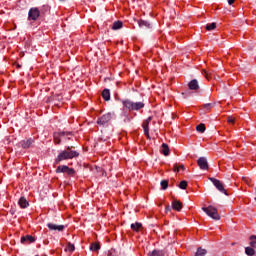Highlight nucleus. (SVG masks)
<instances>
[{
    "label": "nucleus",
    "mask_w": 256,
    "mask_h": 256,
    "mask_svg": "<svg viewBox=\"0 0 256 256\" xmlns=\"http://www.w3.org/2000/svg\"><path fill=\"white\" fill-rule=\"evenodd\" d=\"M160 185H161V189L165 191V189L169 187V180H162Z\"/></svg>",
    "instance_id": "nucleus-30"
},
{
    "label": "nucleus",
    "mask_w": 256,
    "mask_h": 256,
    "mask_svg": "<svg viewBox=\"0 0 256 256\" xmlns=\"http://www.w3.org/2000/svg\"><path fill=\"white\" fill-rule=\"evenodd\" d=\"M17 67H18V69H20V68H21V65H17Z\"/></svg>",
    "instance_id": "nucleus-41"
},
{
    "label": "nucleus",
    "mask_w": 256,
    "mask_h": 256,
    "mask_svg": "<svg viewBox=\"0 0 256 256\" xmlns=\"http://www.w3.org/2000/svg\"><path fill=\"white\" fill-rule=\"evenodd\" d=\"M245 253L248 256H253V255H255V249L252 248V247H246L245 248Z\"/></svg>",
    "instance_id": "nucleus-26"
},
{
    "label": "nucleus",
    "mask_w": 256,
    "mask_h": 256,
    "mask_svg": "<svg viewBox=\"0 0 256 256\" xmlns=\"http://www.w3.org/2000/svg\"><path fill=\"white\" fill-rule=\"evenodd\" d=\"M235 3V0H228V5H233Z\"/></svg>",
    "instance_id": "nucleus-37"
},
{
    "label": "nucleus",
    "mask_w": 256,
    "mask_h": 256,
    "mask_svg": "<svg viewBox=\"0 0 256 256\" xmlns=\"http://www.w3.org/2000/svg\"><path fill=\"white\" fill-rule=\"evenodd\" d=\"M73 147H67L66 150H63L61 151L55 162L56 163H61V161H67L69 159H75V157H78L79 156V152L75 151V150H72Z\"/></svg>",
    "instance_id": "nucleus-1"
},
{
    "label": "nucleus",
    "mask_w": 256,
    "mask_h": 256,
    "mask_svg": "<svg viewBox=\"0 0 256 256\" xmlns=\"http://www.w3.org/2000/svg\"><path fill=\"white\" fill-rule=\"evenodd\" d=\"M33 143H35V141L31 138L27 139V140H23L22 141V148L23 149H29V147H31V145H33Z\"/></svg>",
    "instance_id": "nucleus-15"
},
{
    "label": "nucleus",
    "mask_w": 256,
    "mask_h": 256,
    "mask_svg": "<svg viewBox=\"0 0 256 256\" xmlns=\"http://www.w3.org/2000/svg\"><path fill=\"white\" fill-rule=\"evenodd\" d=\"M205 29L206 31H213V29H217V23L212 22L210 24H207Z\"/></svg>",
    "instance_id": "nucleus-24"
},
{
    "label": "nucleus",
    "mask_w": 256,
    "mask_h": 256,
    "mask_svg": "<svg viewBox=\"0 0 256 256\" xmlns=\"http://www.w3.org/2000/svg\"><path fill=\"white\" fill-rule=\"evenodd\" d=\"M123 106L128 109V111H141L143 107H145V103L143 102H133L129 99L122 101Z\"/></svg>",
    "instance_id": "nucleus-2"
},
{
    "label": "nucleus",
    "mask_w": 256,
    "mask_h": 256,
    "mask_svg": "<svg viewBox=\"0 0 256 256\" xmlns=\"http://www.w3.org/2000/svg\"><path fill=\"white\" fill-rule=\"evenodd\" d=\"M141 227H143V224H141L139 222L131 224L132 231H139V229H141Z\"/></svg>",
    "instance_id": "nucleus-25"
},
{
    "label": "nucleus",
    "mask_w": 256,
    "mask_h": 256,
    "mask_svg": "<svg viewBox=\"0 0 256 256\" xmlns=\"http://www.w3.org/2000/svg\"><path fill=\"white\" fill-rule=\"evenodd\" d=\"M66 251H69L70 253H73V251H75V245L68 243L67 247H66Z\"/></svg>",
    "instance_id": "nucleus-31"
},
{
    "label": "nucleus",
    "mask_w": 256,
    "mask_h": 256,
    "mask_svg": "<svg viewBox=\"0 0 256 256\" xmlns=\"http://www.w3.org/2000/svg\"><path fill=\"white\" fill-rule=\"evenodd\" d=\"M179 167V169H181L182 171H185V165H180V166H178Z\"/></svg>",
    "instance_id": "nucleus-38"
},
{
    "label": "nucleus",
    "mask_w": 256,
    "mask_h": 256,
    "mask_svg": "<svg viewBox=\"0 0 256 256\" xmlns=\"http://www.w3.org/2000/svg\"><path fill=\"white\" fill-rule=\"evenodd\" d=\"M41 17V11H39V8L33 7L30 8L28 12V21H37Z\"/></svg>",
    "instance_id": "nucleus-5"
},
{
    "label": "nucleus",
    "mask_w": 256,
    "mask_h": 256,
    "mask_svg": "<svg viewBox=\"0 0 256 256\" xmlns=\"http://www.w3.org/2000/svg\"><path fill=\"white\" fill-rule=\"evenodd\" d=\"M131 122V118L129 116H126V119L124 120V123H129Z\"/></svg>",
    "instance_id": "nucleus-36"
},
{
    "label": "nucleus",
    "mask_w": 256,
    "mask_h": 256,
    "mask_svg": "<svg viewBox=\"0 0 256 256\" xmlns=\"http://www.w3.org/2000/svg\"><path fill=\"white\" fill-rule=\"evenodd\" d=\"M172 209L174 211H181V209H183V203H181V201L174 200L172 202Z\"/></svg>",
    "instance_id": "nucleus-14"
},
{
    "label": "nucleus",
    "mask_w": 256,
    "mask_h": 256,
    "mask_svg": "<svg viewBox=\"0 0 256 256\" xmlns=\"http://www.w3.org/2000/svg\"><path fill=\"white\" fill-rule=\"evenodd\" d=\"M47 227L50 229V231H63L65 229L64 225H57L53 223H48Z\"/></svg>",
    "instance_id": "nucleus-10"
},
{
    "label": "nucleus",
    "mask_w": 256,
    "mask_h": 256,
    "mask_svg": "<svg viewBox=\"0 0 256 256\" xmlns=\"http://www.w3.org/2000/svg\"><path fill=\"white\" fill-rule=\"evenodd\" d=\"M173 171L174 173H179V166L177 164L174 165Z\"/></svg>",
    "instance_id": "nucleus-35"
},
{
    "label": "nucleus",
    "mask_w": 256,
    "mask_h": 256,
    "mask_svg": "<svg viewBox=\"0 0 256 256\" xmlns=\"http://www.w3.org/2000/svg\"><path fill=\"white\" fill-rule=\"evenodd\" d=\"M21 243H35V237L26 235L21 238Z\"/></svg>",
    "instance_id": "nucleus-16"
},
{
    "label": "nucleus",
    "mask_w": 256,
    "mask_h": 256,
    "mask_svg": "<svg viewBox=\"0 0 256 256\" xmlns=\"http://www.w3.org/2000/svg\"><path fill=\"white\" fill-rule=\"evenodd\" d=\"M161 153L165 157H168V155H169V145H167L166 143H163L162 146H161Z\"/></svg>",
    "instance_id": "nucleus-18"
},
{
    "label": "nucleus",
    "mask_w": 256,
    "mask_h": 256,
    "mask_svg": "<svg viewBox=\"0 0 256 256\" xmlns=\"http://www.w3.org/2000/svg\"><path fill=\"white\" fill-rule=\"evenodd\" d=\"M18 205H20L21 209H27V207H29V201L22 196L18 201Z\"/></svg>",
    "instance_id": "nucleus-13"
},
{
    "label": "nucleus",
    "mask_w": 256,
    "mask_h": 256,
    "mask_svg": "<svg viewBox=\"0 0 256 256\" xmlns=\"http://www.w3.org/2000/svg\"><path fill=\"white\" fill-rule=\"evenodd\" d=\"M102 98L104 99V101H109L111 99V92L109 91V89L105 88L102 91Z\"/></svg>",
    "instance_id": "nucleus-17"
},
{
    "label": "nucleus",
    "mask_w": 256,
    "mask_h": 256,
    "mask_svg": "<svg viewBox=\"0 0 256 256\" xmlns=\"http://www.w3.org/2000/svg\"><path fill=\"white\" fill-rule=\"evenodd\" d=\"M180 189H187V181L182 180L179 184Z\"/></svg>",
    "instance_id": "nucleus-32"
},
{
    "label": "nucleus",
    "mask_w": 256,
    "mask_h": 256,
    "mask_svg": "<svg viewBox=\"0 0 256 256\" xmlns=\"http://www.w3.org/2000/svg\"><path fill=\"white\" fill-rule=\"evenodd\" d=\"M123 27V22L121 21H115L112 25L113 31H117V29H121Z\"/></svg>",
    "instance_id": "nucleus-22"
},
{
    "label": "nucleus",
    "mask_w": 256,
    "mask_h": 256,
    "mask_svg": "<svg viewBox=\"0 0 256 256\" xmlns=\"http://www.w3.org/2000/svg\"><path fill=\"white\" fill-rule=\"evenodd\" d=\"M71 135H72L71 132H65V131L54 133V143L56 145H59L61 143V137H69Z\"/></svg>",
    "instance_id": "nucleus-9"
},
{
    "label": "nucleus",
    "mask_w": 256,
    "mask_h": 256,
    "mask_svg": "<svg viewBox=\"0 0 256 256\" xmlns=\"http://www.w3.org/2000/svg\"><path fill=\"white\" fill-rule=\"evenodd\" d=\"M227 123H231L232 125H234L235 123V118L233 116H228L227 117Z\"/></svg>",
    "instance_id": "nucleus-33"
},
{
    "label": "nucleus",
    "mask_w": 256,
    "mask_h": 256,
    "mask_svg": "<svg viewBox=\"0 0 256 256\" xmlns=\"http://www.w3.org/2000/svg\"><path fill=\"white\" fill-rule=\"evenodd\" d=\"M188 89H190V91H197L199 89V82L197 79H193L188 83Z\"/></svg>",
    "instance_id": "nucleus-12"
},
{
    "label": "nucleus",
    "mask_w": 256,
    "mask_h": 256,
    "mask_svg": "<svg viewBox=\"0 0 256 256\" xmlns=\"http://www.w3.org/2000/svg\"><path fill=\"white\" fill-rule=\"evenodd\" d=\"M202 211H204L208 217H211V219H214L215 221H219V219H221L219 212H217V208L213 207L212 205L203 207Z\"/></svg>",
    "instance_id": "nucleus-3"
},
{
    "label": "nucleus",
    "mask_w": 256,
    "mask_h": 256,
    "mask_svg": "<svg viewBox=\"0 0 256 256\" xmlns=\"http://www.w3.org/2000/svg\"><path fill=\"white\" fill-rule=\"evenodd\" d=\"M113 119V114L108 112L97 119V125H107Z\"/></svg>",
    "instance_id": "nucleus-7"
},
{
    "label": "nucleus",
    "mask_w": 256,
    "mask_h": 256,
    "mask_svg": "<svg viewBox=\"0 0 256 256\" xmlns=\"http://www.w3.org/2000/svg\"><path fill=\"white\" fill-rule=\"evenodd\" d=\"M101 249V245L98 242H94L90 245V251H99Z\"/></svg>",
    "instance_id": "nucleus-23"
},
{
    "label": "nucleus",
    "mask_w": 256,
    "mask_h": 256,
    "mask_svg": "<svg viewBox=\"0 0 256 256\" xmlns=\"http://www.w3.org/2000/svg\"><path fill=\"white\" fill-rule=\"evenodd\" d=\"M166 211H171V206H166Z\"/></svg>",
    "instance_id": "nucleus-39"
},
{
    "label": "nucleus",
    "mask_w": 256,
    "mask_h": 256,
    "mask_svg": "<svg viewBox=\"0 0 256 256\" xmlns=\"http://www.w3.org/2000/svg\"><path fill=\"white\" fill-rule=\"evenodd\" d=\"M144 134H145V137H147V139L151 140V136L149 135V130H144Z\"/></svg>",
    "instance_id": "nucleus-34"
},
{
    "label": "nucleus",
    "mask_w": 256,
    "mask_h": 256,
    "mask_svg": "<svg viewBox=\"0 0 256 256\" xmlns=\"http://www.w3.org/2000/svg\"><path fill=\"white\" fill-rule=\"evenodd\" d=\"M202 75H204L207 81H210L211 77H213V72L211 70H202Z\"/></svg>",
    "instance_id": "nucleus-20"
},
{
    "label": "nucleus",
    "mask_w": 256,
    "mask_h": 256,
    "mask_svg": "<svg viewBox=\"0 0 256 256\" xmlns=\"http://www.w3.org/2000/svg\"><path fill=\"white\" fill-rule=\"evenodd\" d=\"M205 129V124L203 123L196 126V131H198V133H205Z\"/></svg>",
    "instance_id": "nucleus-28"
},
{
    "label": "nucleus",
    "mask_w": 256,
    "mask_h": 256,
    "mask_svg": "<svg viewBox=\"0 0 256 256\" xmlns=\"http://www.w3.org/2000/svg\"><path fill=\"white\" fill-rule=\"evenodd\" d=\"M139 27H146V29H149L151 27V24L146 20H138Z\"/></svg>",
    "instance_id": "nucleus-21"
},
{
    "label": "nucleus",
    "mask_w": 256,
    "mask_h": 256,
    "mask_svg": "<svg viewBox=\"0 0 256 256\" xmlns=\"http://www.w3.org/2000/svg\"><path fill=\"white\" fill-rule=\"evenodd\" d=\"M56 173H66V175L73 177L75 175V169L69 168L67 165H61L56 168Z\"/></svg>",
    "instance_id": "nucleus-6"
},
{
    "label": "nucleus",
    "mask_w": 256,
    "mask_h": 256,
    "mask_svg": "<svg viewBox=\"0 0 256 256\" xmlns=\"http://www.w3.org/2000/svg\"><path fill=\"white\" fill-rule=\"evenodd\" d=\"M152 119L153 118L151 116H149L146 120L143 121L142 127H143L144 131L147 132V130H149V123H151Z\"/></svg>",
    "instance_id": "nucleus-19"
},
{
    "label": "nucleus",
    "mask_w": 256,
    "mask_h": 256,
    "mask_svg": "<svg viewBox=\"0 0 256 256\" xmlns=\"http://www.w3.org/2000/svg\"><path fill=\"white\" fill-rule=\"evenodd\" d=\"M148 256H169L166 250H153L148 253Z\"/></svg>",
    "instance_id": "nucleus-11"
},
{
    "label": "nucleus",
    "mask_w": 256,
    "mask_h": 256,
    "mask_svg": "<svg viewBox=\"0 0 256 256\" xmlns=\"http://www.w3.org/2000/svg\"><path fill=\"white\" fill-rule=\"evenodd\" d=\"M209 107H211V104H206V105H205V108H206V109H209Z\"/></svg>",
    "instance_id": "nucleus-40"
},
{
    "label": "nucleus",
    "mask_w": 256,
    "mask_h": 256,
    "mask_svg": "<svg viewBox=\"0 0 256 256\" xmlns=\"http://www.w3.org/2000/svg\"><path fill=\"white\" fill-rule=\"evenodd\" d=\"M206 255H207V251L203 248H198L195 254V256H206Z\"/></svg>",
    "instance_id": "nucleus-27"
},
{
    "label": "nucleus",
    "mask_w": 256,
    "mask_h": 256,
    "mask_svg": "<svg viewBox=\"0 0 256 256\" xmlns=\"http://www.w3.org/2000/svg\"><path fill=\"white\" fill-rule=\"evenodd\" d=\"M197 165L200 167L202 171H209V162H207V158L200 157L197 160Z\"/></svg>",
    "instance_id": "nucleus-8"
},
{
    "label": "nucleus",
    "mask_w": 256,
    "mask_h": 256,
    "mask_svg": "<svg viewBox=\"0 0 256 256\" xmlns=\"http://www.w3.org/2000/svg\"><path fill=\"white\" fill-rule=\"evenodd\" d=\"M250 246L252 247V249H255L256 248V236L255 235H252L250 236Z\"/></svg>",
    "instance_id": "nucleus-29"
},
{
    "label": "nucleus",
    "mask_w": 256,
    "mask_h": 256,
    "mask_svg": "<svg viewBox=\"0 0 256 256\" xmlns=\"http://www.w3.org/2000/svg\"><path fill=\"white\" fill-rule=\"evenodd\" d=\"M211 183H213L214 187L220 191V193H224V195H229L227 194V190H225V186L223 185V182L220 180H217V178L209 177L208 178Z\"/></svg>",
    "instance_id": "nucleus-4"
}]
</instances>
